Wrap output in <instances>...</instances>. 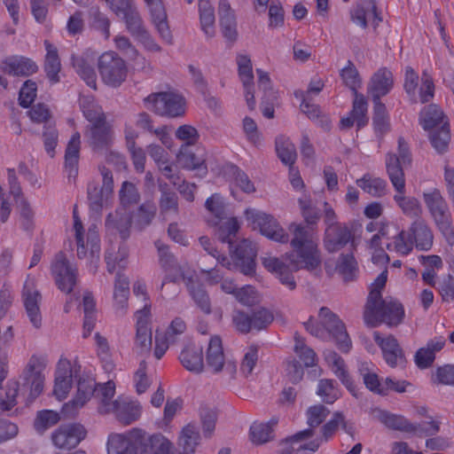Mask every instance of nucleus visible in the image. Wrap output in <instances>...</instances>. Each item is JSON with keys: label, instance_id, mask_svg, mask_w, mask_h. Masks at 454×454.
Here are the masks:
<instances>
[{"label": "nucleus", "instance_id": "052dcab7", "mask_svg": "<svg viewBox=\"0 0 454 454\" xmlns=\"http://www.w3.org/2000/svg\"><path fill=\"white\" fill-rule=\"evenodd\" d=\"M20 384L17 380H9L5 390L0 388V409L10 411L17 404Z\"/></svg>", "mask_w": 454, "mask_h": 454}, {"label": "nucleus", "instance_id": "7ed1b4c3", "mask_svg": "<svg viewBox=\"0 0 454 454\" xmlns=\"http://www.w3.org/2000/svg\"><path fill=\"white\" fill-rule=\"evenodd\" d=\"M108 454H174L175 446L160 434L147 435L140 428L113 434L107 442Z\"/></svg>", "mask_w": 454, "mask_h": 454}, {"label": "nucleus", "instance_id": "1a4fd4ad", "mask_svg": "<svg viewBox=\"0 0 454 454\" xmlns=\"http://www.w3.org/2000/svg\"><path fill=\"white\" fill-rule=\"evenodd\" d=\"M318 317L322 325L310 318L304 324L307 331L318 338H324L326 331L334 339L337 348L341 352L348 353L352 347V342L345 325L326 307L320 309Z\"/></svg>", "mask_w": 454, "mask_h": 454}, {"label": "nucleus", "instance_id": "5701e85b", "mask_svg": "<svg viewBox=\"0 0 454 454\" xmlns=\"http://www.w3.org/2000/svg\"><path fill=\"white\" fill-rule=\"evenodd\" d=\"M78 377V370L72 366L71 362L61 357L56 367L55 384L53 394L59 400H63L68 395L73 383V379Z\"/></svg>", "mask_w": 454, "mask_h": 454}, {"label": "nucleus", "instance_id": "58836bf2", "mask_svg": "<svg viewBox=\"0 0 454 454\" xmlns=\"http://www.w3.org/2000/svg\"><path fill=\"white\" fill-rule=\"evenodd\" d=\"M179 360L182 365L194 373H200L203 371V354L202 348L194 344L186 345L181 351Z\"/></svg>", "mask_w": 454, "mask_h": 454}, {"label": "nucleus", "instance_id": "864d4df0", "mask_svg": "<svg viewBox=\"0 0 454 454\" xmlns=\"http://www.w3.org/2000/svg\"><path fill=\"white\" fill-rule=\"evenodd\" d=\"M356 184L364 192L373 197H381L385 195L387 185L386 180L372 176L370 174H365L363 177L357 179Z\"/></svg>", "mask_w": 454, "mask_h": 454}, {"label": "nucleus", "instance_id": "c03bdc74", "mask_svg": "<svg viewBox=\"0 0 454 454\" xmlns=\"http://www.w3.org/2000/svg\"><path fill=\"white\" fill-rule=\"evenodd\" d=\"M278 424V419L272 418L270 421L254 422L250 427V440L254 444H262L273 437V427Z\"/></svg>", "mask_w": 454, "mask_h": 454}, {"label": "nucleus", "instance_id": "20e7f679", "mask_svg": "<svg viewBox=\"0 0 454 454\" xmlns=\"http://www.w3.org/2000/svg\"><path fill=\"white\" fill-rule=\"evenodd\" d=\"M387 280V270H384L371 284L364 313V322L369 326L375 327L382 323L396 325L404 316L401 302L391 297L382 299L381 292Z\"/></svg>", "mask_w": 454, "mask_h": 454}, {"label": "nucleus", "instance_id": "7c9ffc66", "mask_svg": "<svg viewBox=\"0 0 454 454\" xmlns=\"http://www.w3.org/2000/svg\"><path fill=\"white\" fill-rule=\"evenodd\" d=\"M150 306L145 304L144 308L136 313L137 333L135 343L141 351L149 350L152 347V329L150 324Z\"/></svg>", "mask_w": 454, "mask_h": 454}, {"label": "nucleus", "instance_id": "ddd939ff", "mask_svg": "<svg viewBox=\"0 0 454 454\" xmlns=\"http://www.w3.org/2000/svg\"><path fill=\"white\" fill-rule=\"evenodd\" d=\"M378 419L389 429L407 434L432 435L436 434L440 429L439 423L435 420L423 423H412L404 416L395 414L387 411H380Z\"/></svg>", "mask_w": 454, "mask_h": 454}, {"label": "nucleus", "instance_id": "4c0bfd02", "mask_svg": "<svg viewBox=\"0 0 454 454\" xmlns=\"http://www.w3.org/2000/svg\"><path fill=\"white\" fill-rule=\"evenodd\" d=\"M81 149V135L78 131L74 132L66 148L65 152V170L68 178H75L78 175V162Z\"/></svg>", "mask_w": 454, "mask_h": 454}, {"label": "nucleus", "instance_id": "49530a36", "mask_svg": "<svg viewBox=\"0 0 454 454\" xmlns=\"http://www.w3.org/2000/svg\"><path fill=\"white\" fill-rule=\"evenodd\" d=\"M80 106L85 119L92 124L106 121L102 107L96 102L93 96H82Z\"/></svg>", "mask_w": 454, "mask_h": 454}, {"label": "nucleus", "instance_id": "f3484780", "mask_svg": "<svg viewBox=\"0 0 454 454\" xmlns=\"http://www.w3.org/2000/svg\"><path fill=\"white\" fill-rule=\"evenodd\" d=\"M324 86V82L320 78L316 77L311 79L307 91L297 90L294 92V96L301 99L300 106L301 110L309 119L315 121L324 130H330V117L326 114H322L319 106L311 104L309 99L311 94H318L323 90Z\"/></svg>", "mask_w": 454, "mask_h": 454}, {"label": "nucleus", "instance_id": "338daca9", "mask_svg": "<svg viewBox=\"0 0 454 454\" xmlns=\"http://www.w3.org/2000/svg\"><path fill=\"white\" fill-rule=\"evenodd\" d=\"M294 352L306 367L313 366L316 364V353L306 346L304 340L299 335L294 336Z\"/></svg>", "mask_w": 454, "mask_h": 454}, {"label": "nucleus", "instance_id": "bb28decb", "mask_svg": "<svg viewBox=\"0 0 454 454\" xmlns=\"http://www.w3.org/2000/svg\"><path fill=\"white\" fill-rule=\"evenodd\" d=\"M373 338L380 348L386 363L390 367L394 368L404 363L403 352L394 336L382 337L379 332H374Z\"/></svg>", "mask_w": 454, "mask_h": 454}, {"label": "nucleus", "instance_id": "aec40b11", "mask_svg": "<svg viewBox=\"0 0 454 454\" xmlns=\"http://www.w3.org/2000/svg\"><path fill=\"white\" fill-rule=\"evenodd\" d=\"M96 391L95 380L89 376H79L77 380V393L74 398L66 403L61 408L64 418L74 417L80 409L91 398Z\"/></svg>", "mask_w": 454, "mask_h": 454}, {"label": "nucleus", "instance_id": "de8ad7c7", "mask_svg": "<svg viewBox=\"0 0 454 454\" xmlns=\"http://www.w3.org/2000/svg\"><path fill=\"white\" fill-rule=\"evenodd\" d=\"M200 20L202 31L207 37H213L215 29V9L210 0H199Z\"/></svg>", "mask_w": 454, "mask_h": 454}, {"label": "nucleus", "instance_id": "3c124183", "mask_svg": "<svg viewBox=\"0 0 454 454\" xmlns=\"http://www.w3.org/2000/svg\"><path fill=\"white\" fill-rule=\"evenodd\" d=\"M129 296V278L120 272L117 273L114 290V302L117 309H125L128 306V300Z\"/></svg>", "mask_w": 454, "mask_h": 454}, {"label": "nucleus", "instance_id": "6e6d98bb", "mask_svg": "<svg viewBox=\"0 0 454 454\" xmlns=\"http://www.w3.org/2000/svg\"><path fill=\"white\" fill-rule=\"evenodd\" d=\"M276 151L280 160L287 165H294L296 160V150L294 145L286 136H279L276 138Z\"/></svg>", "mask_w": 454, "mask_h": 454}, {"label": "nucleus", "instance_id": "bf43d9fd", "mask_svg": "<svg viewBox=\"0 0 454 454\" xmlns=\"http://www.w3.org/2000/svg\"><path fill=\"white\" fill-rule=\"evenodd\" d=\"M115 394V384L112 380L99 386L98 396L99 398V404L98 407V412L101 414L110 413L111 407L114 404L112 398Z\"/></svg>", "mask_w": 454, "mask_h": 454}, {"label": "nucleus", "instance_id": "a211bd4d", "mask_svg": "<svg viewBox=\"0 0 454 454\" xmlns=\"http://www.w3.org/2000/svg\"><path fill=\"white\" fill-rule=\"evenodd\" d=\"M47 359L43 355H33L23 371V386L29 389L27 403H32L39 396L44 386L43 371L46 367Z\"/></svg>", "mask_w": 454, "mask_h": 454}, {"label": "nucleus", "instance_id": "c756f323", "mask_svg": "<svg viewBox=\"0 0 454 454\" xmlns=\"http://www.w3.org/2000/svg\"><path fill=\"white\" fill-rule=\"evenodd\" d=\"M325 359L335 376L347 387L350 394L358 397V388L348 374L344 360L335 351L325 352Z\"/></svg>", "mask_w": 454, "mask_h": 454}, {"label": "nucleus", "instance_id": "423d86ee", "mask_svg": "<svg viewBox=\"0 0 454 454\" xmlns=\"http://www.w3.org/2000/svg\"><path fill=\"white\" fill-rule=\"evenodd\" d=\"M155 247L159 253L160 263L163 270L167 272L164 280L161 284L160 289L167 283H176L180 279L185 280L186 286L189 290L192 300L198 307L205 313L210 314L211 304L208 294L204 289L203 286L193 281L192 277L186 278L177 268L175 263L174 256L168 252V247L162 244L160 240L155 242Z\"/></svg>", "mask_w": 454, "mask_h": 454}, {"label": "nucleus", "instance_id": "4be33fe9", "mask_svg": "<svg viewBox=\"0 0 454 454\" xmlns=\"http://www.w3.org/2000/svg\"><path fill=\"white\" fill-rule=\"evenodd\" d=\"M99 169L103 177L102 187L98 190L93 184L88 185L90 209L97 215H100L104 202L112 194L114 189V179L111 170L104 166Z\"/></svg>", "mask_w": 454, "mask_h": 454}, {"label": "nucleus", "instance_id": "680f3d73", "mask_svg": "<svg viewBox=\"0 0 454 454\" xmlns=\"http://www.w3.org/2000/svg\"><path fill=\"white\" fill-rule=\"evenodd\" d=\"M60 419L59 413L51 410H43L37 412L34 427L39 434H43L49 427L56 425Z\"/></svg>", "mask_w": 454, "mask_h": 454}, {"label": "nucleus", "instance_id": "c85d7f7f", "mask_svg": "<svg viewBox=\"0 0 454 454\" xmlns=\"http://www.w3.org/2000/svg\"><path fill=\"white\" fill-rule=\"evenodd\" d=\"M141 410L138 402L129 397L119 396L114 401L110 412H113L118 421L123 425H129L139 419Z\"/></svg>", "mask_w": 454, "mask_h": 454}, {"label": "nucleus", "instance_id": "603ef678", "mask_svg": "<svg viewBox=\"0 0 454 454\" xmlns=\"http://www.w3.org/2000/svg\"><path fill=\"white\" fill-rule=\"evenodd\" d=\"M443 118L444 114L442 109L438 106L431 104L421 110L419 123L424 129L430 130L440 125Z\"/></svg>", "mask_w": 454, "mask_h": 454}, {"label": "nucleus", "instance_id": "4d7b16f0", "mask_svg": "<svg viewBox=\"0 0 454 454\" xmlns=\"http://www.w3.org/2000/svg\"><path fill=\"white\" fill-rule=\"evenodd\" d=\"M131 35L151 51H159L160 47L155 43L150 34L144 28L141 19L134 22L132 27H127Z\"/></svg>", "mask_w": 454, "mask_h": 454}, {"label": "nucleus", "instance_id": "a878e982", "mask_svg": "<svg viewBox=\"0 0 454 454\" xmlns=\"http://www.w3.org/2000/svg\"><path fill=\"white\" fill-rule=\"evenodd\" d=\"M237 64L239 76L243 83L247 106L250 110H254L255 107V98L252 61L248 55L239 54L237 56Z\"/></svg>", "mask_w": 454, "mask_h": 454}, {"label": "nucleus", "instance_id": "a19ab883", "mask_svg": "<svg viewBox=\"0 0 454 454\" xmlns=\"http://www.w3.org/2000/svg\"><path fill=\"white\" fill-rule=\"evenodd\" d=\"M112 138L111 128L106 121L90 125L89 144L93 150L107 148Z\"/></svg>", "mask_w": 454, "mask_h": 454}, {"label": "nucleus", "instance_id": "f704fd0d", "mask_svg": "<svg viewBox=\"0 0 454 454\" xmlns=\"http://www.w3.org/2000/svg\"><path fill=\"white\" fill-rule=\"evenodd\" d=\"M394 87V76L387 67H380L371 77L368 93L377 99L387 95Z\"/></svg>", "mask_w": 454, "mask_h": 454}, {"label": "nucleus", "instance_id": "72a5a7b5", "mask_svg": "<svg viewBox=\"0 0 454 454\" xmlns=\"http://www.w3.org/2000/svg\"><path fill=\"white\" fill-rule=\"evenodd\" d=\"M219 24L223 36L230 43L238 38L235 12L228 0H220L218 6Z\"/></svg>", "mask_w": 454, "mask_h": 454}, {"label": "nucleus", "instance_id": "79ce46f5", "mask_svg": "<svg viewBox=\"0 0 454 454\" xmlns=\"http://www.w3.org/2000/svg\"><path fill=\"white\" fill-rule=\"evenodd\" d=\"M116 16L124 20L127 27H132L134 22L140 19L132 4V0H105Z\"/></svg>", "mask_w": 454, "mask_h": 454}, {"label": "nucleus", "instance_id": "473e14b6", "mask_svg": "<svg viewBox=\"0 0 454 454\" xmlns=\"http://www.w3.org/2000/svg\"><path fill=\"white\" fill-rule=\"evenodd\" d=\"M329 410L322 404L311 406L307 411L308 424L310 428L301 430L295 434L285 439V443H294L301 440L312 436V427H318L326 419L329 414Z\"/></svg>", "mask_w": 454, "mask_h": 454}, {"label": "nucleus", "instance_id": "9d476101", "mask_svg": "<svg viewBox=\"0 0 454 454\" xmlns=\"http://www.w3.org/2000/svg\"><path fill=\"white\" fill-rule=\"evenodd\" d=\"M156 210L154 202L145 201L132 215H127L126 212L124 215L114 218V215L109 214L106 220V227L107 230H116L121 238L125 240L129 236L131 227L137 231H142L148 226L153 220Z\"/></svg>", "mask_w": 454, "mask_h": 454}, {"label": "nucleus", "instance_id": "6e6552de", "mask_svg": "<svg viewBox=\"0 0 454 454\" xmlns=\"http://www.w3.org/2000/svg\"><path fill=\"white\" fill-rule=\"evenodd\" d=\"M73 228L77 246V256L86 258L90 256V268L92 273L98 270L100 253V239L97 223H92L85 231L82 220L78 215L77 206L73 209Z\"/></svg>", "mask_w": 454, "mask_h": 454}, {"label": "nucleus", "instance_id": "6ab92c4d", "mask_svg": "<svg viewBox=\"0 0 454 454\" xmlns=\"http://www.w3.org/2000/svg\"><path fill=\"white\" fill-rule=\"evenodd\" d=\"M51 273L62 292L69 294L73 291L76 284L77 269L69 263L65 253L56 254L51 263Z\"/></svg>", "mask_w": 454, "mask_h": 454}, {"label": "nucleus", "instance_id": "4468645a", "mask_svg": "<svg viewBox=\"0 0 454 454\" xmlns=\"http://www.w3.org/2000/svg\"><path fill=\"white\" fill-rule=\"evenodd\" d=\"M147 109L161 116L178 117L185 113L186 102L183 96L175 92L153 93L145 98Z\"/></svg>", "mask_w": 454, "mask_h": 454}, {"label": "nucleus", "instance_id": "b1692460", "mask_svg": "<svg viewBox=\"0 0 454 454\" xmlns=\"http://www.w3.org/2000/svg\"><path fill=\"white\" fill-rule=\"evenodd\" d=\"M86 430L81 424L73 423L59 427L51 434L53 444L59 449L76 447L85 437Z\"/></svg>", "mask_w": 454, "mask_h": 454}, {"label": "nucleus", "instance_id": "5fc2aeb1", "mask_svg": "<svg viewBox=\"0 0 454 454\" xmlns=\"http://www.w3.org/2000/svg\"><path fill=\"white\" fill-rule=\"evenodd\" d=\"M159 189L161 192L159 201L160 214L163 215H176L178 213V198L176 192L168 191V184L160 181H159Z\"/></svg>", "mask_w": 454, "mask_h": 454}, {"label": "nucleus", "instance_id": "2eb2a0df", "mask_svg": "<svg viewBox=\"0 0 454 454\" xmlns=\"http://www.w3.org/2000/svg\"><path fill=\"white\" fill-rule=\"evenodd\" d=\"M98 68L104 83L112 87L120 86L125 81L128 74L126 62L113 51L101 54Z\"/></svg>", "mask_w": 454, "mask_h": 454}, {"label": "nucleus", "instance_id": "13d9d810", "mask_svg": "<svg viewBox=\"0 0 454 454\" xmlns=\"http://www.w3.org/2000/svg\"><path fill=\"white\" fill-rule=\"evenodd\" d=\"M199 441L200 434L195 426L189 424L183 428L179 437V445L182 447L184 454L193 453L196 446L199 444Z\"/></svg>", "mask_w": 454, "mask_h": 454}, {"label": "nucleus", "instance_id": "39448f33", "mask_svg": "<svg viewBox=\"0 0 454 454\" xmlns=\"http://www.w3.org/2000/svg\"><path fill=\"white\" fill-rule=\"evenodd\" d=\"M409 145L403 137L398 138V155L387 153L386 168L389 179L396 191L394 200L408 217L420 219L422 207L419 200L414 197H406L405 179L402 165L411 162Z\"/></svg>", "mask_w": 454, "mask_h": 454}, {"label": "nucleus", "instance_id": "2f4dec72", "mask_svg": "<svg viewBox=\"0 0 454 454\" xmlns=\"http://www.w3.org/2000/svg\"><path fill=\"white\" fill-rule=\"evenodd\" d=\"M145 2L160 36L168 43H171L172 35L168 24L167 13L162 0H145Z\"/></svg>", "mask_w": 454, "mask_h": 454}, {"label": "nucleus", "instance_id": "c9c22d12", "mask_svg": "<svg viewBox=\"0 0 454 454\" xmlns=\"http://www.w3.org/2000/svg\"><path fill=\"white\" fill-rule=\"evenodd\" d=\"M413 247L419 251H429L434 243V234L423 219L414 220L409 226Z\"/></svg>", "mask_w": 454, "mask_h": 454}, {"label": "nucleus", "instance_id": "e2e57ef3", "mask_svg": "<svg viewBox=\"0 0 454 454\" xmlns=\"http://www.w3.org/2000/svg\"><path fill=\"white\" fill-rule=\"evenodd\" d=\"M450 139V126L447 122L430 134L431 145L438 153H443L447 150Z\"/></svg>", "mask_w": 454, "mask_h": 454}, {"label": "nucleus", "instance_id": "0eeeda50", "mask_svg": "<svg viewBox=\"0 0 454 454\" xmlns=\"http://www.w3.org/2000/svg\"><path fill=\"white\" fill-rule=\"evenodd\" d=\"M340 76L346 87L354 94L352 109L347 116L341 118L340 128L348 129L354 124L357 129H361L368 123V103L363 94L358 93L362 86V79L359 72L351 60H348L346 66L340 71Z\"/></svg>", "mask_w": 454, "mask_h": 454}, {"label": "nucleus", "instance_id": "f8f14e48", "mask_svg": "<svg viewBox=\"0 0 454 454\" xmlns=\"http://www.w3.org/2000/svg\"><path fill=\"white\" fill-rule=\"evenodd\" d=\"M206 365L214 374L222 372L223 380L230 382L235 379L237 364L232 360H226L220 336H211L206 350Z\"/></svg>", "mask_w": 454, "mask_h": 454}, {"label": "nucleus", "instance_id": "69168bd1", "mask_svg": "<svg viewBox=\"0 0 454 454\" xmlns=\"http://www.w3.org/2000/svg\"><path fill=\"white\" fill-rule=\"evenodd\" d=\"M227 173L231 176L235 184L243 192L251 193L255 191L254 185L248 178L247 175L236 165H230Z\"/></svg>", "mask_w": 454, "mask_h": 454}, {"label": "nucleus", "instance_id": "8fccbe9b", "mask_svg": "<svg viewBox=\"0 0 454 454\" xmlns=\"http://www.w3.org/2000/svg\"><path fill=\"white\" fill-rule=\"evenodd\" d=\"M140 195L137 187L128 181L123 182L120 191L121 207H118L114 215V218L124 215L127 212V207L130 205L137 204L139 200Z\"/></svg>", "mask_w": 454, "mask_h": 454}, {"label": "nucleus", "instance_id": "dca6fc26", "mask_svg": "<svg viewBox=\"0 0 454 454\" xmlns=\"http://www.w3.org/2000/svg\"><path fill=\"white\" fill-rule=\"evenodd\" d=\"M245 216L254 229H259L260 232L268 239L283 244L289 241L288 234L271 215L254 208H247Z\"/></svg>", "mask_w": 454, "mask_h": 454}, {"label": "nucleus", "instance_id": "e433bc0d", "mask_svg": "<svg viewBox=\"0 0 454 454\" xmlns=\"http://www.w3.org/2000/svg\"><path fill=\"white\" fill-rule=\"evenodd\" d=\"M197 153H193L191 146L188 147L187 145H182L176 158L184 168L197 169L204 176L207 172L204 150L197 149Z\"/></svg>", "mask_w": 454, "mask_h": 454}, {"label": "nucleus", "instance_id": "a18cd8bd", "mask_svg": "<svg viewBox=\"0 0 454 454\" xmlns=\"http://www.w3.org/2000/svg\"><path fill=\"white\" fill-rule=\"evenodd\" d=\"M353 251L341 254L336 262V270L346 282L356 279L358 274V263Z\"/></svg>", "mask_w": 454, "mask_h": 454}, {"label": "nucleus", "instance_id": "37998d69", "mask_svg": "<svg viewBox=\"0 0 454 454\" xmlns=\"http://www.w3.org/2000/svg\"><path fill=\"white\" fill-rule=\"evenodd\" d=\"M44 46L46 50L44 70L50 82L57 83L59 81V73L61 68L58 50L47 40L44 42Z\"/></svg>", "mask_w": 454, "mask_h": 454}, {"label": "nucleus", "instance_id": "774afa93", "mask_svg": "<svg viewBox=\"0 0 454 454\" xmlns=\"http://www.w3.org/2000/svg\"><path fill=\"white\" fill-rule=\"evenodd\" d=\"M365 387L372 392L385 395L384 381L381 382L379 376L374 372H370L368 368H364V364L359 369Z\"/></svg>", "mask_w": 454, "mask_h": 454}, {"label": "nucleus", "instance_id": "393cba45", "mask_svg": "<svg viewBox=\"0 0 454 454\" xmlns=\"http://www.w3.org/2000/svg\"><path fill=\"white\" fill-rule=\"evenodd\" d=\"M22 297L30 322L35 328L41 327L42 317L39 309L41 294L35 289L34 279L27 278L23 287Z\"/></svg>", "mask_w": 454, "mask_h": 454}, {"label": "nucleus", "instance_id": "f03ea898", "mask_svg": "<svg viewBox=\"0 0 454 454\" xmlns=\"http://www.w3.org/2000/svg\"><path fill=\"white\" fill-rule=\"evenodd\" d=\"M289 229L294 232V238L291 240L293 251L286 254L290 266L278 258L270 256L263 257L262 264L267 270L276 275L282 285L289 290H294L296 287V282L293 271L301 269L313 270L320 265L321 258L317 243L304 226L292 223Z\"/></svg>", "mask_w": 454, "mask_h": 454}, {"label": "nucleus", "instance_id": "ea45409f", "mask_svg": "<svg viewBox=\"0 0 454 454\" xmlns=\"http://www.w3.org/2000/svg\"><path fill=\"white\" fill-rule=\"evenodd\" d=\"M396 234L389 239L387 243V249L400 256H407L413 251V243L410 230H399L396 225Z\"/></svg>", "mask_w": 454, "mask_h": 454}, {"label": "nucleus", "instance_id": "412c9836", "mask_svg": "<svg viewBox=\"0 0 454 454\" xmlns=\"http://www.w3.org/2000/svg\"><path fill=\"white\" fill-rule=\"evenodd\" d=\"M348 244L352 250H356L354 234L348 225L336 223L326 227L324 245L329 253H336Z\"/></svg>", "mask_w": 454, "mask_h": 454}, {"label": "nucleus", "instance_id": "09e8293b", "mask_svg": "<svg viewBox=\"0 0 454 454\" xmlns=\"http://www.w3.org/2000/svg\"><path fill=\"white\" fill-rule=\"evenodd\" d=\"M72 64L78 75L91 89H97V74L93 65L82 56H73Z\"/></svg>", "mask_w": 454, "mask_h": 454}, {"label": "nucleus", "instance_id": "0e129e2a", "mask_svg": "<svg viewBox=\"0 0 454 454\" xmlns=\"http://www.w3.org/2000/svg\"><path fill=\"white\" fill-rule=\"evenodd\" d=\"M317 394L326 403H333L340 396V391L333 380H320Z\"/></svg>", "mask_w": 454, "mask_h": 454}, {"label": "nucleus", "instance_id": "9b49d317", "mask_svg": "<svg viewBox=\"0 0 454 454\" xmlns=\"http://www.w3.org/2000/svg\"><path fill=\"white\" fill-rule=\"evenodd\" d=\"M425 204L437 227L448 245H454V228L448 204L441 192L434 188L423 193Z\"/></svg>", "mask_w": 454, "mask_h": 454}, {"label": "nucleus", "instance_id": "f257e3e1", "mask_svg": "<svg viewBox=\"0 0 454 454\" xmlns=\"http://www.w3.org/2000/svg\"><path fill=\"white\" fill-rule=\"evenodd\" d=\"M205 207L215 219L208 220V223L216 227V236L222 243H227L230 247L231 262L227 256L220 254L216 249H210V239L207 237L200 238V244L210 255L216 259L217 262L228 270H239L244 275H253L255 272V258L257 249L255 245L247 240H241L232 249V240L239 230V223L236 217H231L223 221L224 215V203L223 198L215 193L207 199Z\"/></svg>", "mask_w": 454, "mask_h": 454}, {"label": "nucleus", "instance_id": "cd10ccee", "mask_svg": "<svg viewBox=\"0 0 454 454\" xmlns=\"http://www.w3.org/2000/svg\"><path fill=\"white\" fill-rule=\"evenodd\" d=\"M0 69L12 76H28L37 72L36 63L29 58L12 55L2 60Z\"/></svg>", "mask_w": 454, "mask_h": 454}]
</instances>
